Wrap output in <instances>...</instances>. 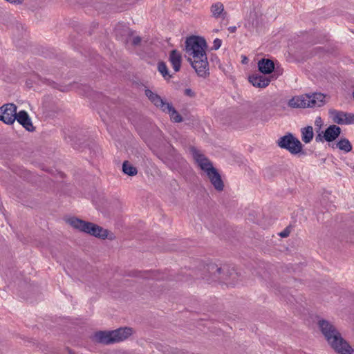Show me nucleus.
I'll return each mask as SVG.
<instances>
[{
  "mask_svg": "<svg viewBox=\"0 0 354 354\" xmlns=\"http://www.w3.org/2000/svg\"><path fill=\"white\" fill-rule=\"evenodd\" d=\"M206 48V41L201 37L191 36L185 41V51L189 57L188 60L196 73L202 77H206L209 74Z\"/></svg>",
  "mask_w": 354,
  "mask_h": 354,
  "instance_id": "nucleus-1",
  "label": "nucleus"
},
{
  "mask_svg": "<svg viewBox=\"0 0 354 354\" xmlns=\"http://www.w3.org/2000/svg\"><path fill=\"white\" fill-rule=\"evenodd\" d=\"M319 328L330 346L339 354H354V350L344 339L340 333L328 321L322 319Z\"/></svg>",
  "mask_w": 354,
  "mask_h": 354,
  "instance_id": "nucleus-2",
  "label": "nucleus"
},
{
  "mask_svg": "<svg viewBox=\"0 0 354 354\" xmlns=\"http://www.w3.org/2000/svg\"><path fill=\"white\" fill-rule=\"evenodd\" d=\"M131 333L132 329L127 327L109 331L100 330L93 335L92 339L96 343L109 345L125 340Z\"/></svg>",
  "mask_w": 354,
  "mask_h": 354,
  "instance_id": "nucleus-3",
  "label": "nucleus"
},
{
  "mask_svg": "<svg viewBox=\"0 0 354 354\" xmlns=\"http://www.w3.org/2000/svg\"><path fill=\"white\" fill-rule=\"evenodd\" d=\"M67 222L73 227L80 232L87 233L95 237L105 239L108 236L107 230L95 223L85 221L75 217L68 218Z\"/></svg>",
  "mask_w": 354,
  "mask_h": 354,
  "instance_id": "nucleus-4",
  "label": "nucleus"
},
{
  "mask_svg": "<svg viewBox=\"0 0 354 354\" xmlns=\"http://www.w3.org/2000/svg\"><path fill=\"white\" fill-rule=\"evenodd\" d=\"M277 142L280 148L288 150L292 154H297L302 150L301 142L290 133L279 138Z\"/></svg>",
  "mask_w": 354,
  "mask_h": 354,
  "instance_id": "nucleus-5",
  "label": "nucleus"
},
{
  "mask_svg": "<svg viewBox=\"0 0 354 354\" xmlns=\"http://www.w3.org/2000/svg\"><path fill=\"white\" fill-rule=\"evenodd\" d=\"M227 272H225L224 269L218 267L214 263H209L206 266L205 274L203 278L208 283L216 281L218 279L227 281L228 275Z\"/></svg>",
  "mask_w": 354,
  "mask_h": 354,
  "instance_id": "nucleus-6",
  "label": "nucleus"
},
{
  "mask_svg": "<svg viewBox=\"0 0 354 354\" xmlns=\"http://www.w3.org/2000/svg\"><path fill=\"white\" fill-rule=\"evenodd\" d=\"M17 106L12 103L0 107V120L7 124H13L16 120Z\"/></svg>",
  "mask_w": 354,
  "mask_h": 354,
  "instance_id": "nucleus-7",
  "label": "nucleus"
},
{
  "mask_svg": "<svg viewBox=\"0 0 354 354\" xmlns=\"http://www.w3.org/2000/svg\"><path fill=\"white\" fill-rule=\"evenodd\" d=\"M189 151L195 162L205 173L209 169L214 167L212 162L203 153H202L201 151L198 150L194 147H191L189 148Z\"/></svg>",
  "mask_w": 354,
  "mask_h": 354,
  "instance_id": "nucleus-8",
  "label": "nucleus"
},
{
  "mask_svg": "<svg viewBox=\"0 0 354 354\" xmlns=\"http://www.w3.org/2000/svg\"><path fill=\"white\" fill-rule=\"evenodd\" d=\"M205 174L215 189L219 192L223 190V182L221 175L215 167L209 169Z\"/></svg>",
  "mask_w": 354,
  "mask_h": 354,
  "instance_id": "nucleus-9",
  "label": "nucleus"
},
{
  "mask_svg": "<svg viewBox=\"0 0 354 354\" xmlns=\"http://www.w3.org/2000/svg\"><path fill=\"white\" fill-rule=\"evenodd\" d=\"M288 104L291 108L310 107V97H308V94L293 97L288 101Z\"/></svg>",
  "mask_w": 354,
  "mask_h": 354,
  "instance_id": "nucleus-10",
  "label": "nucleus"
},
{
  "mask_svg": "<svg viewBox=\"0 0 354 354\" xmlns=\"http://www.w3.org/2000/svg\"><path fill=\"white\" fill-rule=\"evenodd\" d=\"M16 120L27 131L32 132L35 130L31 119L26 111H20L19 113H17Z\"/></svg>",
  "mask_w": 354,
  "mask_h": 354,
  "instance_id": "nucleus-11",
  "label": "nucleus"
},
{
  "mask_svg": "<svg viewBox=\"0 0 354 354\" xmlns=\"http://www.w3.org/2000/svg\"><path fill=\"white\" fill-rule=\"evenodd\" d=\"M145 95L156 106L160 108L162 111H165L166 106L169 103L165 102L160 95L154 93L149 89L145 90Z\"/></svg>",
  "mask_w": 354,
  "mask_h": 354,
  "instance_id": "nucleus-12",
  "label": "nucleus"
},
{
  "mask_svg": "<svg viewBox=\"0 0 354 354\" xmlns=\"http://www.w3.org/2000/svg\"><path fill=\"white\" fill-rule=\"evenodd\" d=\"M249 82L255 87L265 88L269 85L271 79L262 75L254 74L249 77Z\"/></svg>",
  "mask_w": 354,
  "mask_h": 354,
  "instance_id": "nucleus-13",
  "label": "nucleus"
},
{
  "mask_svg": "<svg viewBox=\"0 0 354 354\" xmlns=\"http://www.w3.org/2000/svg\"><path fill=\"white\" fill-rule=\"evenodd\" d=\"M169 61L170 62L175 72L180 71L182 64V55L178 50H172L170 52Z\"/></svg>",
  "mask_w": 354,
  "mask_h": 354,
  "instance_id": "nucleus-14",
  "label": "nucleus"
},
{
  "mask_svg": "<svg viewBox=\"0 0 354 354\" xmlns=\"http://www.w3.org/2000/svg\"><path fill=\"white\" fill-rule=\"evenodd\" d=\"M341 133V129L335 124L330 125L324 134V138L327 142L335 140Z\"/></svg>",
  "mask_w": 354,
  "mask_h": 354,
  "instance_id": "nucleus-15",
  "label": "nucleus"
},
{
  "mask_svg": "<svg viewBox=\"0 0 354 354\" xmlns=\"http://www.w3.org/2000/svg\"><path fill=\"white\" fill-rule=\"evenodd\" d=\"M258 68L263 74H270L274 69V64L272 60L263 58L259 61Z\"/></svg>",
  "mask_w": 354,
  "mask_h": 354,
  "instance_id": "nucleus-16",
  "label": "nucleus"
},
{
  "mask_svg": "<svg viewBox=\"0 0 354 354\" xmlns=\"http://www.w3.org/2000/svg\"><path fill=\"white\" fill-rule=\"evenodd\" d=\"M210 11L213 17L225 19L227 12L224 10V6L221 2L213 3L210 7Z\"/></svg>",
  "mask_w": 354,
  "mask_h": 354,
  "instance_id": "nucleus-17",
  "label": "nucleus"
},
{
  "mask_svg": "<svg viewBox=\"0 0 354 354\" xmlns=\"http://www.w3.org/2000/svg\"><path fill=\"white\" fill-rule=\"evenodd\" d=\"M310 107H320L324 104L325 95L320 93L308 94Z\"/></svg>",
  "mask_w": 354,
  "mask_h": 354,
  "instance_id": "nucleus-18",
  "label": "nucleus"
},
{
  "mask_svg": "<svg viewBox=\"0 0 354 354\" xmlns=\"http://www.w3.org/2000/svg\"><path fill=\"white\" fill-rule=\"evenodd\" d=\"M330 117L332 120L338 124H345V118L346 115V113L341 111H337L335 109L329 111Z\"/></svg>",
  "mask_w": 354,
  "mask_h": 354,
  "instance_id": "nucleus-19",
  "label": "nucleus"
},
{
  "mask_svg": "<svg viewBox=\"0 0 354 354\" xmlns=\"http://www.w3.org/2000/svg\"><path fill=\"white\" fill-rule=\"evenodd\" d=\"M313 138V129L311 126L301 129V140L305 143H309Z\"/></svg>",
  "mask_w": 354,
  "mask_h": 354,
  "instance_id": "nucleus-20",
  "label": "nucleus"
},
{
  "mask_svg": "<svg viewBox=\"0 0 354 354\" xmlns=\"http://www.w3.org/2000/svg\"><path fill=\"white\" fill-rule=\"evenodd\" d=\"M165 112L169 113L171 120L174 122H180L183 120L181 115L176 111L171 104H169L165 109Z\"/></svg>",
  "mask_w": 354,
  "mask_h": 354,
  "instance_id": "nucleus-21",
  "label": "nucleus"
},
{
  "mask_svg": "<svg viewBox=\"0 0 354 354\" xmlns=\"http://www.w3.org/2000/svg\"><path fill=\"white\" fill-rule=\"evenodd\" d=\"M122 171L130 176H134L138 174L137 168L127 160L122 164Z\"/></svg>",
  "mask_w": 354,
  "mask_h": 354,
  "instance_id": "nucleus-22",
  "label": "nucleus"
},
{
  "mask_svg": "<svg viewBox=\"0 0 354 354\" xmlns=\"http://www.w3.org/2000/svg\"><path fill=\"white\" fill-rule=\"evenodd\" d=\"M336 147L348 153L352 150V145L346 138H342L336 143Z\"/></svg>",
  "mask_w": 354,
  "mask_h": 354,
  "instance_id": "nucleus-23",
  "label": "nucleus"
},
{
  "mask_svg": "<svg viewBox=\"0 0 354 354\" xmlns=\"http://www.w3.org/2000/svg\"><path fill=\"white\" fill-rule=\"evenodd\" d=\"M158 71L165 80H169L172 77V75L169 73L168 68L164 62H160L158 63Z\"/></svg>",
  "mask_w": 354,
  "mask_h": 354,
  "instance_id": "nucleus-24",
  "label": "nucleus"
},
{
  "mask_svg": "<svg viewBox=\"0 0 354 354\" xmlns=\"http://www.w3.org/2000/svg\"><path fill=\"white\" fill-rule=\"evenodd\" d=\"M344 124H354V114L351 113H346Z\"/></svg>",
  "mask_w": 354,
  "mask_h": 354,
  "instance_id": "nucleus-25",
  "label": "nucleus"
},
{
  "mask_svg": "<svg viewBox=\"0 0 354 354\" xmlns=\"http://www.w3.org/2000/svg\"><path fill=\"white\" fill-rule=\"evenodd\" d=\"M213 44H214L213 48L214 50H218L221 46L222 41L220 39L216 38L214 39Z\"/></svg>",
  "mask_w": 354,
  "mask_h": 354,
  "instance_id": "nucleus-26",
  "label": "nucleus"
},
{
  "mask_svg": "<svg viewBox=\"0 0 354 354\" xmlns=\"http://www.w3.org/2000/svg\"><path fill=\"white\" fill-rule=\"evenodd\" d=\"M184 93L190 97H194L196 95L195 93L191 88H186L184 91Z\"/></svg>",
  "mask_w": 354,
  "mask_h": 354,
  "instance_id": "nucleus-27",
  "label": "nucleus"
},
{
  "mask_svg": "<svg viewBox=\"0 0 354 354\" xmlns=\"http://www.w3.org/2000/svg\"><path fill=\"white\" fill-rule=\"evenodd\" d=\"M140 41H141V38L140 37L137 36L133 39L132 43L134 46H137L140 43Z\"/></svg>",
  "mask_w": 354,
  "mask_h": 354,
  "instance_id": "nucleus-28",
  "label": "nucleus"
},
{
  "mask_svg": "<svg viewBox=\"0 0 354 354\" xmlns=\"http://www.w3.org/2000/svg\"><path fill=\"white\" fill-rule=\"evenodd\" d=\"M288 235H289V231H288V230H283V232H281L280 233V236H281V237H286V236H288Z\"/></svg>",
  "mask_w": 354,
  "mask_h": 354,
  "instance_id": "nucleus-29",
  "label": "nucleus"
},
{
  "mask_svg": "<svg viewBox=\"0 0 354 354\" xmlns=\"http://www.w3.org/2000/svg\"><path fill=\"white\" fill-rule=\"evenodd\" d=\"M228 30L231 32V33H233V32H235L236 30V26H230L228 28Z\"/></svg>",
  "mask_w": 354,
  "mask_h": 354,
  "instance_id": "nucleus-30",
  "label": "nucleus"
},
{
  "mask_svg": "<svg viewBox=\"0 0 354 354\" xmlns=\"http://www.w3.org/2000/svg\"><path fill=\"white\" fill-rule=\"evenodd\" d=\"M315 140L317 142L322 141V138L321 134H319L317 136H316Z\"/></svg>",
  "mask_w": 354,
  "mask_h": 354,
  "instance_id": "nucleus-31",
  "label": "nucleus"
},
{
  "mask_svg": "<svg viewBox=\"0 0 354 354\" xmlns=\"http://www.w3.org/2000/svg\"><path fill=\"white\" fill-rule=\"evenodd\" d=\"M236 274H237L236 272H230L229 274V277H232V275H236Z\"/></svg>",
  "mask_w": 354,
  "mask_h": 354,
  "instance_id": "nucleus-32",
  "label": "nucleus"
},
{
  "mask_svg": "<svg viewBox=\"0 0 354 354\" xmlns=\"http://www.w3.org/2000/svg\"><path fill=\"white\" fill-rule=\"evenodd\" d=\"M68 354H75L73 351H72L71 349L68 348Z\"/></svg>",
  "mask_w": 354,
  "mask_h": 354,
  "instance_id": "nucleus-33",
  "label": "nucleus"
},
{
  "mask_svg": "<svg viewBox=\"0 0 354 354\" xmlns=\"http://www.w3.org/2000/svg\"><path fill=\"white\" fill-rule=\"evenodd\" d=\"M319 121H321V118H318L316 120L315 122H316V123H317V122H319Z\"/></svg>",
  "mask_w": 354,
  "mask_h": 354,
  "instance_id": "nucleus-34",
  "label": "nucleus"
},
{
  "mask_svg": "<svg viewBox=\"0 0 354 354\" xmlns=\"http://www.w3.org/2000/svg\"><path fill=\"white\" fill-rule=\"evenodd\" d=\"M71 145H73V146L74 147V148H77V147L75 146V144H73V143H71Z\"/></svg>",
  "mask_w": 354,
  "mask_h": 354,
  "instance_id": "nucleus-35",
  "label": "nucleus"
},
{
  "mask_svg": "<svg viewBox=\"0 0 354 354\" xmlns=\"http://www.w3.org/2000/svg\"><path fill=\"white\" fill-rule=\"evenodd\" d=\"M245 59H247V57H245V59H243V63H245Z\"/></svg>",
  "mask_w": 354,
  "mask_h": 354,
  "instance_id": "nucleus-36",
  "label": "nucleus"
},
{
  "mask_svg": "<svg viewBox=\"0 0 354 354\" xmlns=\"http://www.w3.org/2000/svg\"><path fill=\"white\" fill-rule=\"evenodd\" d=\"M245 59H247V57H245V59H243V63H245Z\"/></svg>",
  "mask_w": 354,
  "mask_h": 354,
  "instance_id": "nucleus-37",
  "label": "nucleus"
},
{
  "mask_svg": "<svg viewBox=\"0 0 354 354\" xmlns=\"http://www.w3.org/2000/svg\"><path fill=\"white\" fill-rule=\"evenodd\" d=\"M245 59H247V57H245V59H243V63H245Z\"/></svg>",
  "mask_w": 354,
  "mask_h": 354,
  "instance_id": "nucleus-38",
  "label": "nucleus"
},
{
  "mask_svg": "<svg viewBox=\"0 0 354 354\" xmlns=\"http://www.w3.org/2000/svg\"><path fill=\"white\" fill-rule=\"evenodd\" d=\"M353 173H354V167H353Z\"/></svg>",
  "mask_w": 354,
  "mask_h": 354,
  "instance_id": "nucleus-39",
  "label": "nucleus"
}]
</instances>
